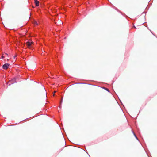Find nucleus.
Wrapping results in <instances>:
<instances>
[{"label":"nucleus","mask_w":157,"mask_h":157,"mask_svg":"<svg viewBox=\"0 0 157 157\" xmlns=\"http://www.w3.org/2000/svg\"><path fill=\"white\" fill-rule=\"evenodd\" d=\"M15 82H16L15 81V80L14 79H13L11 80H9V83L11 84Z\"/></svg>","instance_id":"obj_4"},{"label":"nucleus","mask_w":157,"mask_h":157,"mask_svg":"<svg viewBox=\"0 0 157 157\" xmlns=\"http://www.w3.org/2000/svg\"><path fill=\"white\" fill-rule=\"evenodd\" d=\"M34 24L35 25H38V23H37V22L36 21H35L34 22Z\"/></svg>","instance_id":"obj_5"},{"label":"nucleus","mask_w":157,"mask_h":157,"mask_svg":"<svg viewBox=\"0 0 157 157\" xmlns=\"http://www.w3.org/2000/svg\"><path fill=\"white\" fill-rule=\"evenodd\" d=\"M5 55H6L7 56H8V54L7 53H6L5 54Z\"/></svg>","instance_id":"obj_7"},{"label":"nucleus","mask_w":157,"mask_h":157,"mask_svg":"<svg viewBox=\"0 0 157 157\" xmlns=\"http://www.w3.org/2000/svg\"><path fill=\"white\" fill-rule=\"evenodd\" d=\"M56 92V91H55L54 92V94H53V96H54V94H55V93Z\"/></svg>","instance_id":"obj_9"},{"label":"nucleus","mask_w":157,"mask_h":157,"mask_svg":"<svg viewBox=\"0 0 157 157\" xmlns=\"http://www.w3.org/2000/svg\"><path fill=\"white\" fill-rule=\"evenodd\" d=\"M5 55H2V59H3V58H5Z\"/></svg>","instance_id":"obj_6"},{"label":"nucleus","mask_w":157,"mask_h":157,"mask_svg":"<svg viewBox=\"0 0 157 157\" xmlns=\"http://www.w3.org/2000/svg\"><path fill=\"white\" fill-rule=\"evenodd\" d=\"M35 3V5L36 6H39V2L37 0H34Z\"/></svg>","instance_id":"obj_3"},{"label":"nucleus","mask_w":157,"mask_h":157,"mask_svg":"<svg viewBox=\"0 0 157 157\" xmlns=\"http://www.w3.org/2000/svg\"><path fill=\"white\" fill-rule=\"evenodd\" d=\"M25 44L29 48L31 49L32 48L33 45V42L31 40H29Z\"/></svg>","instance_id":"obj_1"},{"label":"nucleus","mask_w":157,"mask_h":157,"mask_svg":"<svg viewBox=\"0 0 157 157\" xmlns=\"http://www.w3.org/2000/svg\"><path fill=\"white\" fill-rule=\"evenodd\" d=\"M10 64L7 63H6L4 64L3 66V68L4 69H7L9 66Z\"/></svg>","instance_id":"obj_2"},{"label":"nucleus","mask_w":157,"mask_h":157,"mask_svg":"<svg viewBox=\"0 0 157 157\" xmlns=\"http://www.w3.org/2000/svg\"><path fill=\"white\" fill-rule=\"evenodd\" d=\"M107 91H109V90L107 88H104Z\"/></svg>","instance_id":"obj_8"}]
</instances>
